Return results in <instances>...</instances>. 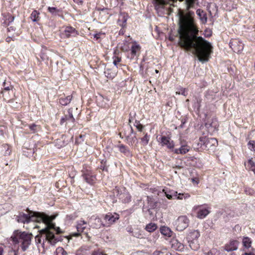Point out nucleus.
<instances>
[{
  "mask_svg": "<svg viewBox=\"0 0 255 255\" xmlns=\"http://www.w3.org/2000/svg\"><path fill=\"white\" fill-rule=\"evenodd\" d=\"M189 222V219L186 216L182 215L175 221L174 226L177 230L182 231L188 227Z\"/></svg>",
  "mask_w": 255,
  "mask_h": 255,
  "instance_id": "nucleus-5",
  "label": "nucleus"
},
{
  "mask_svg": "<svg viewBox=\"0 0 255 255\" xmlns=\"http://www.w3.org/2000/svg\"><path fill=\"white\" fill-rule=\"evenodd\" d=\"M140 50V46L136 43H134L131 47V56L134 57L136 53Z\"/></svg>",
  "mask_w": 255,
  "mask_h": 255,
  "instance_id": "nucleus-23",
  "label": "nucleus"
},
{
  "mask_svg": "<svg viewBox=\"0 0 255 255\" xmlns=\"http://www.w3.org/2000/svg\"><path fill=\"white\" fill-rule=\"evenodd\" d=\"M251 133H253L254 135H255V131H253Z\"/></svg>",
  "mask_w": 255,
  "mask_h": 255,
  "instance_id": "nucleus-59",
  "label": "nucleus"
},
{
  "mask_svg": "<svg viewBox=\"0 0 255 255\" xmlns=\"http://www.w3.org/2000/svg\"><path fill=\"white\" fill-rule=\"evenodd\" d=\"M48 10L49 12L54 15L58 14L60 10L54 7H48Z\"/></svg>",
  "mask_w": 255,
  "mask_h": 255,
  "instance_id": "nucleus-31",
  "label": "nucleus"
},
{
  "mask_svg": "<svg viewBox=\"0 0 255 255\" xmlns=\"http://www.w3.org/2000/svg\"><path fill=\"white\" fill-rule=\"evenodd\" d=\"M188 243L192 250L196 251L199 248V245L197 243V240H189Z\"/></svg>",
  "mask_w": 255,
  "mask_h": 255,
  "instance_id": "nucleus-26",
  "label": "nucleus"
},
{
  "mask_svg": "<svg viewBox=\"0 0 255 255\" xmlns=\"http://www.w3.org/2000/svg\"><path fill=\"white\" fill-rule=\"evenodd\" d=\"M92 255H106L100 252H95L92 254Z\"/></svg>",
  "mask_w": 255,
  "mask_h": 255,
  "instance_id": "nucleus-44",
  "label": "nucleus"
},
{
  "mask_svg": "<svg viewBox=\"0 0 255 255\" xmlns=\"http://www.w3.org/2000/svg\"><path fill=\"white\" fill-rule=\"evenodd\" d=\"M29 128L32 132H34L37 130L38 127L37 125L33 124L32 125L29 126Z\"/></svg>",
  "mask_w": 255,
  "mask_h": 255,
  "instance_id": "nucleus-40",
  "label": "nucleus"
},
{
  "mask_svg": "<svg viewBox=\"0 0 255 255\" xmlns=\"http://www.w3.org/2000/svg\"><path fill=\"white\" fill-rule=\"evenodd\" d=\"M95 177L90 175H86L85 179L87 183L90 184H92L94 182Z\"/></svg>",
  "mask_w": 255,
  "mask_h": 255,
  "instance_id": "nucleus-36",
  "label": "nucleus"
},
{
  "mask_svg": "<svg viewBox=\"0 0 255 255\" xmlns=\"http://www.w3.org/2000/svg\"><path fill=\"white\" fill-rule=\"evenodd\" d=\"M160 231L161 233L165 237L175 238V236H173L174 235V233L167 227H161Z\"/></svg>",
  "mask_w": 255,
  "mask_h": 255,
  "instance_id": "nucleus-14",
  "label": "nucleus"
},
{
  "mask_svg": "<svg viewBox=\"0 0 255 255\" xmlns=\"http://www.w3.org/2000/svg\"><path fill=\"white\" fill-rule=\"evenodd\" d=\"M72 99V96H68L65 98H61L59 99V103L63 106H66L69 104Z\"/></svg>",
  "mask_w": 255,
  "mask_h": 255,
  "instance_id": "nucleus-22",
  "label": "nucleus"
},
{
  "mask_svg": "<svg viewBox=\"0 0 255 255\" xmlns=\"http://www.w3.org/2000/svg\"><path fill=\"white\" fill-rule=\"evenodd\" d=\"M199 144L203 149L214 151L218 145V141L215 138L203 136L200 137Z\"/></svg>",
  "mask_w": 255,
  "mask_h": 255,
  "instance_id": "nucleus-4",
  "label": "nucleus"
},
{
  "mask_svg": "<svg viewBox=\"0 0 255 255\" xmlns=\"http://www.w3.org/2000/svg\"><path fill=\"white\" fill-rule=\"evenodd\" d=\"M87 223L84 220H81L77 223L76 226L77 232L71 233L68 236H66L67 239H71L72 238H81V239L90 238L91 237L87 232Z\"/></svg>",
  "mask_w": 255,
  "mask_h": 255,
  "instance_id": "nucleus-3",
  "label": "nucleus"
},
{
  "mask_svg": "<svg viewBox=\"0 0 255 255\" xmlns=\"http://www.w3.org/2000/svg\"><path fill=\"white\" fill-rule=\"evenodd\" d=\"M39 15V12H38L37 10H34L31 14L30 18L33 22L38 21L40 19Z\"/></svg>",
  "mask_w": 255,
  "mask_h": 255,
  "instance_id": "nucleus-27",
  "label": "nucleus"
},
{
  "mask_svg": "<svg viewBox=\"0 0 255 255\" xmlns=\"http://www.w3.org/2000/svg\"><path fill=\"white\" fill-rule=\"evenodd\" d=\"M205 127L209 129V132H213L218 127V124L216 119L212 120V122L210 121L205 124Z\"/></svg>",
  "mask_w": 255,
  "mask_h": 255,
  "instance_id": "nucleus-13",
  "label": "nucleus"
},
{
  "mask_svg": "<svg viewBox=\"0 0 255 255\" xmlns=\"http://www.w3.org/2000/svg\"><path fill=\"white\" fill-rule=\"evenodd\" d=\"M119 215L116 213H108L104 216V225H105L106 227H110L115 223L117 220H119Z\"/></svg>",
  "mask_w": 255,
  "mask_h": 255,
  "instance_id": "nucleus-7",
  "label": "nucleus"
},
{
  "mask_svg": "<svg viewBox=\"0 0 255 255\" xmlns=\"http://www.w3.org/2000/svg\"><path fill=\"white\" fill-rule=\"evenodd\" d=\"M192 182L196 184H198L199 183V180L197 178H192Z\"/></svg>",
  "mask_w": 255,
  "mask_h": 255,
  "instance_id": "nucleus-45",
  "label": "nucleus"
},
{
  "mask_svg": "<svg viewBox=\"0 0 255 255\" xmlns=\"http://www.w3.org/2000/svg\"><path fill=\"white\" fill-rule=\"evenodd\" d=\"M180 143V148L176 149L173 148V151L175 153L184 154L189 151V147L187 145L186 141L181 140Z\"/></svg>",
  "mask_w": 255,
  "mask_h": 255,
  "instance_id": "nucleus-10",
  "label": "nucleus"
},
{
  "mask_svg": "<svg viewBox=\"0 0 255 255\" xmlns=\"http://www.w3.org/2000/svg\"><path fill=\"white\" fill-rule=\"evenodd\" d=\"M30 241L31 240H23L21 248L23 251H25L28 246L30 244Z\"/></svg>",
  "mask_w": 255,
  "mask_h": 255,
  "instance_id": "nucleus-33",
  "label": "nucleus"
},
{
  "mask_svg": "<svg viewBox=\"0 0 255 255\" xmlns=\"http://www.w3.org/2000/svg\"><path fill=\"white\" fill-rule=\"evenodd\" d=\"M68 115H66L64 118H63L61 120V123H63L65 122H67L68 123H74L75 121V119L74 118L72 112L70 110H68Z\"/></svg>",
  "mask_w": 255,
  "mask_h": 255,
  "instance_id": "nucleus-17",
  "label": "nucleus"
},
{
  "mask_svg": "<svg viewBox=\"0 0 255 255\" xmlns=\"http://www.w3.org/2000/svg\"><path fill=\"white\" fill-rule=\"evenodd\" d=\"M126 196H127V199L125 200V202H128L129 201H130L131 197L128 195H126Z\"/></svg>",
  "mask_w": 255,
  "mask_h": 255,
  "instance_id": "nucleus-47",
  "label": "nucleus"
},
{
  "mask_svg": "<svg viewBox=\"0 0 255 255\" xmlns=\"http://www.w3.org/2000/svg\"><path fill=\"white\" fill-rule=\"evenodd\" d=\"M3 86L4 88L3 90L1 91V94L3 95L4 99L5 100L6 98H7L6 95V93L10 91H12L13 87L11 85L6 86L5 81L3 83Z\"/></svg>",
  "mask_w": 255,
  "mask_h": 255,
  "instance_id": "nucleus-21",
  "label": "nucleus"
},
{
  "mask_svg": "<svg viewBox=\"0 0 255 255\" xmlns=\"http://www.w3.org/2000/svg\"><path fill=\"white\" fill-rule=\"evenodd\" d=\"M157 225L155 223H151L146 225L145 229L149 232L155 231L157 229Z\"/></svg>",
  "mask_w": 255,
  "mask_h": 255,
  "instance_id": "nucleus-29",
  "label": "nucleus"
},
{
  "mask_svg": "<svg viewBox=\"0 0 255 255\" xmlns=\"http://www.w3.org/2000/svg\"><path fill=\"white\" fill-rule=\"evenodd\" d=\"M248 148L251 151H255V141L251 140L248 143Z\"/></svg>",
  "mask_w": 255,
  "mask_h": 255,
  "instance_id": "nucleus-32",
  "label": "nucleus"
},
{
  "mask_svg": "<svg viewBox=\"0 0 255 255\" xmlns=\"http://www.w3.org/2000/svg\"><path fill=\"white\" fill-rule=\"evenodd\" d=\"M245 192L248 195H253L254 193V191L251 189H246Z\"/></svg>",
  "mask_w": 255,
  "mask_h": 255,
  "instance_id": "nucleus-43",
  "label": "nucleus"
},
{
  "mask_svg": "<svg viewBox=\"0 0 255 255\" xmlns=\"http://www.w3.org/2000/svg\"><path fill=\"white\" fill-rule=\"evenodd\" d=\"M104 224L105 223H103L101 219L99 217L95 218L92 223V226L93 227L97 229H99L103 227H106Z\"/></svg>",
  "mask_w": 255,
  "mask_h": 255,
  "instance_id": "nucleus-19",
  "label": "nucleus"
},
{
  "mask_svg": "<svg viewBox=\"0 0 255 255\" xmlns=\"http://www.w3.org/2000/svg\"><path fill=\"white\" fill-rule=\"evenodd\" d=\"M135 127L137 128V129L140 131H141L143 128V126L138 122L136 123Z\"/></svg>",
  "mask_w": 255,
  "mask_h": 255,
  "instance_id": "nucleus-41",
  "label": "nucleus"
},
{
  "mask_svg": "<svg viewBox=\"0 0 255 255\" xmlns=\"http://www.w3.org/2000/svg\"><path fill=\"white\" fill-rule=\"evenodd\" d=\"M233 46V47L232 48L235 51L237 50L238 52H240V51H242L243 49V46L242 45H240L238 49H236V45L235 44H232Z\"/></svg>",
  "mask_w": 255,
  "mask_h": 255,
  "instance_id": "nucleus-42",
  "label": "nucleus"
},
{
  "mask_svg": "<svg viewBox=\"0 0 255 255\" xmlns=\"http://www.w3.org/2000/svg\"><path fill=\"white\" fill-rule=\"evenodd\" d=\"M130 133L127 136V140L129 145H133L137 143V139L131 128H130Z\"/></svg>",
  "mask_w": 255,
  "mask_h": 255,
  "instance_id": "nucleus-12",
  "label": "nucleus"
},
{
  "mask_svg": "<svg viewBox=\"0 0 255 255\" xmlns=\"http://www.w3.org/2000/svg\"><path fill=\"white\" fill-rule=\"evenodd\" d=\"M120 151L127 156L130 155L129 149L125 145L122 144L119 146Z\"/></svg>",
  "mask_w": 255,
  "mask_h": 255,
  "instance_id": "nucleus-28",
  "label": "nucleus"
},
{
  "mask_svg": "<svg viewBox=\"0 0 255 255\" xmlns=\"http://www.w3.org/2000/svg\"><path fill=\"white\" fill-rule=\"evenodd\" d=\"M66 252L62 248H58L55 251V255H66Z\"/></svg>",
  "mask_w": 255,
  "mask_h": 255,
  "instance_id": "nucleus-34",
  "label": "nucleus"
},
{
  "mask_svg": "<svg viewBox=\"0 0 255 255\" xmlns=\"http://www.w3.org/2000/svg\"><path fill=\"white\" fill-rule=\"evenodd\" d=\"M193 14L194 12L191 11L185 14L182 11L178 13L179 44L186 50H192L199 60L204 63L209 60L213 52V47L209 42L197 36L198 30L193 22Z\"/></svg>",
  "mask_w": 255,
  "mask_h": 255,
  "instance_id": "nucleus-1",
  "label": "nucleus"
},
{
  "mask_svg": "<svg viewBox=\"0 0 255 255\" xmlns=\"http://www.w3.org/2000/svg\"><path fill=\"white\" fill-rule=\"evenodd\" d=\"M163 192H164L166 197L170 200L173 199V197H175L177 195V192L173 190L167 192L166 191L165 189H163Z\"/></svg>",
  "mask_w": 255,
  "mask_h": 255,
  "instance_id": "nucleus-24",
  "label": "nucleus"
},
{
  "mask_svg": "<svg viewBox=\"0 0 255 255\" xmlns=\"http://www.w3.org/2000/svg\"><path fill=\"white\" fill-rule=\"evenodd\" d=\"M42 58L43 60H45V59H46V58H43V57H42Z\"/></svg>",
  "mask_w": 255,
  "mask_h": 255,
  "instance_id": "nucleus-64",
  "label": "nucleus"
},
{
  "mask_svg": "<svg viewBox=\"0 0 255 255\" xmlns=\"http://www.w3.org/2000/svg\"><path fill=\"white\" fill-rule=\"evenodd\" d=\"M207 255H214L213 252H210L208 253Z\"/></svg>",
  "mask_w": 255,
  "mask_h": 255,
  "instance_id": "nucleus-55",
  "label": "nucleus"
},
{
  "mask_svg": "<svg viewBox=\"0 0 255 255\" xmlns=\"http://www.w3.org/2000/svg\"><path fill=\"white\" fill-rule=\"evenodd\" d=\"M176 94L182 95L184 96L187 95V92L186 89L181 88L179 91L176 92Z\"/></svg>",
  "mask_w": 255,
  "mask_h": 255,
  "instance_id": "nucleus-39",
  "label": "nucleus"
},
{
  "mask_svg": "<svg viewBox=\"0 0 255 255\" xmlns=\"http://www.w3.org/2000/svg\"><path fill=\"white\" fill-rule=\"evenodd\" d=\"M200 234L198 230H191L188 234V238L191 239H196L200 237Z\"/></svg>",
  "mask_w": 255,
  "mask_h": 255,
  "instance_id": "nucleus-20",
  "label": "nucleus"
},
{
  "mask_svg": "<svg viewBox=\"0 0 255 255\" xmlns=\"http://www.w3.org/2000/svg\"><path fill=\"white\" fill-rule=\"evenodd\" d=\"M41 228V226L40 225H36L35 226L34 228H38L40 229Z\"/></svg>",
  "mask_w": 255,
  "mask_h": 255,
  "instance_id": "nucleus-54",
  "label": "nucleus"
},
{
  "mask_svg": "<svg viewBox=\"0 0 255 255\" xmlns=\"http://www.w3.org/2000/svg\"><path fill=\"white\" fill-rule=\"evenodd\" d=\"M56 215L49 216L44 213L29 212L27 214L20 213L16 216V220L18 223L23 224L28 223L30 222H36L39 224L42 223L44 227L39 231L40 234L45 235V239H53L54 235L49 231L53 229L57 234L63 233L59 227H55V225L52 221L56 218Z\"/></svg>",
  "mask_w": 255,
  "mask_h": 255,
  "instance_id": "nucleus-2",
  "label": "nucleus"
},
{
  "mask_svg": "<svg viewBox=\"0 0 255 255\" xmlns=\"http://www.w3.org/2000/svg\"><path fill=\"white\" fill-rule=\"evenodd\" d=\"M100 33H97L94 35V37L96 38L97 39H98L100 38Z\"/></svg>",
  "mask_w": 255,
  "mask_h": 255,
  "instance_id": "nucleus-51",
  "label": "nucleus"
},
{
  "mask_svg": "<svg viewBox=\"0 0 255 255\" xmlns=\"http://www.w3.org/2000/svg\"><path fill=\"white\" fill-rule=\"evenodd\" d=\"M244 239H246V240H247V239H249L248 237H245L244 238Z\"/></svg>",
  "mask_w": 255,
  "mask_h": 255,
  "instance_id": "nucleus-60",
  "label": "nucleus"
},
{
  "mask_svg": "<svg viewBox=\"0 0 255 255\" xmlns=\"http://www.w3.org/2000/svg\"><path fill=\"white\" fill-rule=\"evenodd\" d=\"M37 241H38V242H36V244H40V243H41V240H37Z\"/></svg>",
  "mask_w": 255,
  "mask_h": 255,
  "instance_id": "nucleus-57",
  "label": "nucleus"
},
{
  "mask_svg": "<svg viewBox=\"0 0 255 255\" xmlns=\"http://www.w3.org/2000/svg\"><path fill=\"white\" fill-rule=\"evenodd\" d=\"M127 18H126L125 15H121L120 16L119 19V24L122 27H124L126 25V23L127 22Z\"/></svg>",
  "mask_w": 255,
  "mask_h": 255,
  "instance_id": "nucleus-30",
  "label": "nucleus"
},
{
  "mask_svg": "<svg viewBox=\"0 0 255 255\" xmlns=\"http://www.w3.org/2000/svg\"><path fill=\"white\" fill-rule=\"evenodd\" d=\"M193 210L196 212L197 218L200 219H204L210 213L209 208L203 205L195 206Z\"/></svg>",
  "mask_w": 255,
  "mask_h": 255,
  "instance_id": "nucleus-6",
  "label": "nucleus"
},
{
  "mask_svg": "<svg viewBox=\"0 0 255 255\" xmlns=\"http://www.w3.org/2000/svg\"><path fill=\"white\" fill-rule=\"evenodd\" d=\"M117 73L116 68H113L112 69H111L109 68H106L104 73L105 76L110 79H112L115 77Z\"/></svg>",
  "mask_w": 255,
  "mask_h": 255,
  "instance_id": "nucleus-16",
  "label": "nucleus"
},
{
  "mask_svg": "<svg viewBox=\"0 0 255 255\" xmlns=\"http://www.w3.org/2000/svg\"><path fill=\"white\" fill-rule=\"evenodd\" d=\"M183 249H184V247H183V246H182V247H181V248L180 250H183Z\"/></svg>",
  "mask_w": 255,
  "mask_h": 255,
  "instance_id": "nucleus-61",
  "label": "nucleus"
},
{
  "mask_svg": "<svg viewBox=\"0 0 255 255\" xmlns=\"http://www.w3.org/2000/svg\"><path fill=\"white\" fill-rule=\"evenodd\" d=\"M73 1L77 4H82L84 0H73Z\"/></svg>",
  "mask_w": 255,
  "mask_h": 255,
  "instance_id": "nucleus-46",
  "label": "nucleus"
},
{
  "mask_svg": "<svg viewBox=\"0 0 255 255\" xmlns=\"http://www.w3.org/2000/svg\"><path fill=\"white\" fill-rule=\"evenodd\" d=\"M252 242L251 240H243V244L245 248L249 249L251 247Z\"/></svg>",
  "mask_w": 255,
  "mask_h": 255,
  "instance_id": "nucleus-38",
  "label": "nucleus"
},
{
  "mask_svg": "<svg viewBox=\"0 0 255 255\" xmlns=\"http://www.w3.org/2000/svg\"><path fill=\"white\" fill-rule=\"evenodd\" d=\"M158 141L162 146H166L169 149H173L174 143L170 137L162 136L158 139Z\"/></svg>",
  "mask_w": 255,
  "mask_h": 255,
  "instance_id": "nucleus-8",
  "label": "nucleus"
},
{
  "mask_svg": "<svg viewBox=\"0 0 255 255\" xmlns=\"http://www.w3.org/2000/svg\"><path fill=\"white\" fill-rule=\"evenodd\" d=\"M235 230H238V231H240L241 230V227L239 225H237L236 226H235Z\"/></svg>",
  "mask_w": 255,
  "mask_h": 255,
  "instance_id": "nucleus-50",
  "label": "nucleus"
},
{
  "mask_svg": "<svg viewBox=\"0 0 255 255\" xmlns=\"http://www.w3.org/2000/svg\"><path fill=\"white\" fill-rule=\"evenodd\" d=\"M46 241H47V242H48V243H51V240H46Z\"/></svg>",
  "mask_w": 255,
  "mask_h": 255,
  "instance_id": "nucleus-58",
  "label": "nucleus"
},
{
  "mask_svg": "<svg viewBox=\"0 0 255 255\" xmlns=\"http://www.w3.org/2000/svg\"><path fill=\"white\" fill-rule=\"evenodd\" d=\"M162 253L160 251H156L154 252L153 255H161Z\"/></svg>",
  "mask_w": 255,
  "mask_h": 255,
  "instance_id": "nucleus-48",
  "label": "nucleus"
},
{
  "mask_svg": "<svg viewBox=\"0 0 255 255\" xmlns=\"http://www.w3.org/2000/svg\"><path fill=\"white\" fill-rule=\"evenodd\" d=\"M3 252V249L1 246H0V255H2Z\"/></svg>",
  "mask_w": 255,
  "mask_h": 255,
  "instance_id": "nucleus-52",
  "label": "nucleus"
},
{
  "mask_svg": "<svg viewBox=\"0 0 255 255\" xmlns=\"http://www.w3.org/2000/svg\"><path fill=\"white\" fill-rule=\"evenodd\" d=\"M38 237H39V235H36V237H35L36 238H38Z\"/></svg>",
  "mask_w": 255,
  "mask_h": 255,
  "instance_id": "nucleus-62",
  "label": "nucleus"
},
{
  "mask_svg": "<svg viewBox=\"0 0 255 255\" xmlns=\"http://www.w3.org/2000/svg\"><path fill=\"white\" fill-rule=\"evenodd\" d=\"M135 255H147V254H144V253H137Z\"/></svg>",
  "mask_w": 255,
  "mask_h": 255,
  "instance_id": "nucleus-53",
  "label": "nucleus"
},
{
  "mask_svg": "<svg viewBox=\"0 0 255 255\" xmlns=\"http://www.w3.org/2000/svg\"><path fill=\"white\" fill-rule=\"evenodd\" d=\"M238 248V244L236 240L230 241L229 244H227L225 249L228 252L236 250Z\"/></svg>",
  "mask_w": 255,
  "mask_h": 255,
  "instance_id": "nucleus-15",
  "label": "nucleus"
},
{
  "mask_svg": "<svg viewBox=\"0 0 255 255\" xmlns=\"http://www.w3.org/2000/svg\"><path fill=\"white\" fill-rule=\"evenodd\" d=\"M121 61V58L117 57V56H114L113 57V64L114 65V68H116L117 69L118 68V64L120 63Z\"/></svg>",
  "mask_w": 255,
  "mask_h": 255,
  "instance_id": "nucleus-37",
  "label": "nucleus"
},
{
  "mask_svg": "<svg viewBox=\"0 0 255 255\" xmlns=\"http://www.w3.org/2000/svg\"><path fill=\"white\" fill-rule=\"evenodd\" d=\"M115 193H117V196L119 195V189L118 188H116V189H114V193L115 194Z\"/></svg>",
  "mask_w": 255,
  "mask_h": 255,
  "instance_id": "nucleus-49",
  "label": "nucleus"
},
{
  "mask_svg": "<svg viewBox=\"0 0 255 255\" xmlns=\"http://www.w3.org/2000/svg\"><path fill=\"white\" fill-rule=\"evenodd\" d=\"M32 238L33 235L31 233L16 230L11 236L10 239H31Z\"/></svg>",
  "mask_w": 255,
  "mask_h": 255,
  "instance_id": "nucleus-9",
  "label": "nucleus"
},
{
  "mask_svg": "<svg viewBox=\"0 0 255 255\" xmlns=\"http://www.w3.org/2000/svg\"><path fill=\"white\" fill-rule=\"evenodd\" d=\"M155 72H156V73H158V70H155Z\"/></svg>",
  "mask_w": 255,
  "mask_h": 255,
  "instance_id": "nucleus-63",
  "label": "nucleus"
},
{
  "mask_svg": "<svg viewBox=\"0 0 255 255\" xmlns=\"http://www.w3.org/2000/svg\"><path fill=\"white\" fill-rule=\"evenodd\" d=\"M143 134L144 136L140 138V142L142 145L145 146L148 143L149 140L150 139V135H148L147 133H143Z\"/></svg>",
  "mask_w": 255,
  "mask_h": 255,
  "instance_id": "nucleus-25",
  "label": "nucleus"
},
{
  "mask_svg": "<svg viewBox=\"0 0 255 255\" xmlns=\"http://www.w3.org/2000/svg\"><path fill=\"white\" fill-rule=\"evenodd\" d=\"M78 34L77 31L72 27H66L64 29L63 35L66 38L75 36Z\"/></svg>",
  "mask_w": 255,
  "mask_h": 255,
  "instance_id": "nucleus-11",
  "label": "nucleus"
},
{
  "mask_svg": "<svg viewBox=\"0 0 255 255\" xmlns=\"http://www.w3.org/2000/svg\"><path fill=\"white\" fill-rule=\"evenodd\" d=\"M243 255H254L253 254H250V253H245Z\"/></svg>",
  "mask_w": 255,
  "mask_h": 255,
  "instance_id": "nucleus-56",
  "label": "nucleus"
},
{
  "mask_svg": "<svg viewBox=\"0 0 255 255\" xmlns=\"http://www.w3.org/2000/svg\"><path fill=\"white\" fill-rule=\"evenodd\" d=\"M196 13L199 17L202 23H206L207 21V17L206 13L201 9H198L196 11Z\"/></svg>",
  "mask_w": 255,
  "mask_h": 255,
  "instance_id": "nucleus-18",
  "label": "nucleus"
},
{
  "mask_svg": "<svg viewBox=\"0 0 255 255\" xmlns=\"http://www.w3.org/2000/svg\"><path fill=\"white\" fill-rule=\"evenodd\" d=\"M176 198L178 200H182L183 199H187L190 197V195L188 194H181L177 193V195L176 196Z\"/></svg>",
  "mask_w": 255,
  "mask_h": 255,
  "instance_id": "nucleus-35",
  "label": "nucleus"
}]
</instances>
